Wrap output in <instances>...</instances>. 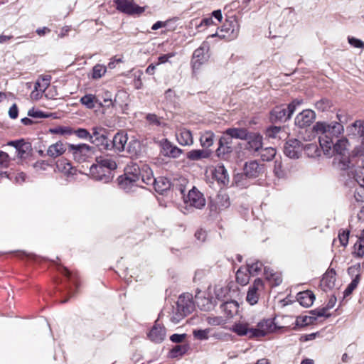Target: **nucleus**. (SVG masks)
Here are the masks:
<instances>
[{
    "mask_svg": "<svg viewBox=\"0 0 364 364\" xmlns=\"http://www.w3.org/2000/svg\"><path fill=\"white\" fill-rule=\"evenodd\" d=\"M314 132L318 135V140L324 154L329 155L333 145V139L343 132V126L337 122L326 123L318 122L313 127Z\"/></svg>",
    "mask_w": 364,
    "mask_h": 364,
    "instance_id": "nucleus-1",
    "label": "nucleus"
},
{
    "mask_svg": "<svg viewBox=\"0 0 364 364\" xmlns=\"http://www.w3.org/2000/svg\"><path fill=\"white\" fill-rule=\"evenodd\" d=\"M139 166L133 164L128 165L124 170V174L118 177V184L126 192L134 191L137 187H143L140 183Z\"/></svg>",
    "mask_w": 364,
    "mask_h": 364,
    "instance_id": "nucleus-2",
    "label": "nucleus"
},
{
    "mask_svg": "<svg viewBox=\"0 0 364 364\" xmlns=\"http://www.w3.org/2000/svg\"><path fill=\"white\" fill-rule=\"evenodd\" d=\"M68 151L72 154L75 161L81 163L92 158L95 153V148L87 144H69Z\"/></svg>",
    "mask_w": 364,
    "mask_h": 364,
    "instance_id": "nucleus-3",
    "label": "nucleus"
},
{
    "mask_svg": "<svg viewBox=\"0 0 364 364\" xmlns=\"http://www.w3.org/2000/svg\"><path fill=\"white\" fill-rule=\"evenodd\" d=\"M348 144L347 140L339 139L333 145V151L336 154L335 159L338 161V167L342 170H346L350 167Z\"/></svg>",
    "mask_w": 364,
    "mask_h": 364,
    "instance_id": "nucleus-4",
    "label": "nucleus"
},
{
    "mask_svg": "<svg viewBox=\"0 0 364 364\" xmlns=\"http://www.w3.org/2000/svg\"><path fill=\"white\" fill-rule=\"evenodd\" d=\"M91 137L90 142L97 146L100 150H109L110 140L108 138V131L106 129L99 127H92Z\"/></svg>",
    "mask_w": 364,
    "mask_h": 364,
    "instance_id": "nucleus-5",
    "label": "nucleus"
},
{
    "mask_svg": "<svg viewBox=\"0 0 364 364\" xmlns=\"http://www.w3.org/2000/svg\"><path fill=\"white\" fill-rule=\"evenodd\" d=\"M240 30L238 22L235 18L226 20L224 24L221 26L219 33H216L212 36H218L220 38H225L231 41L237 37Z\"/></svg>",
    "mask_w": 364,
    "mask_h": 364,
    "instance_id": "nucleus-6",
    "label": "nucleus"
},
{
    "mask_svg": "<svg viewBox=\"0 0 364 364\" xmlns=\"http://www.w3.org/2000/svg\"><path fill=\"white\" fill-rule=\"evenodd\" d=\"M184 203L186 206L183 208L188 211H190L192 208L202 209L205 205V199L203 194L193 187L189 191Z\"/></svg>",
    "mask_w": 364,
    "mask_h": 364,
    "instance_id": "nucleus-7",
    "label": "nucleus"
},
{
    "mask_svg": "<svg viewBox=\"0 0 364 364\" xmlns=\"http://www.w3.org/2000/svg\"><path fill=\"white\" fill-rule=\"evenodd\" d=\"M116 9L128 15L141 14L144 11V7H141L134 4L133 0H114Z\"/></svg>",
    "mask_w": 364,
    "mask_h": 364,
    "instance_id": "nucleus-8",
    "label": "nucleus"
},
{
    "mask_svg": "<svg viewBox=\"0 0 364 364\" xmlns=\"http://www.w3.org/2000/svg\"><path fill=\"white\" fill-rule=\"evenodd\" d=\"M90 173L94 180L101 181L104 183L111 182L114 178V175L110 172V170H106L97 164H92L90 166Z\"/></svg>",
    "mask_w": 364,
    "mask_h": 364,
    "instance_id": "nucleus-9",
    "label": "nucleus"
},
{
    "mask_svg": "<svg viewBox=\"0 0 364 364\" xmlns=\"http://www.w3.org/2000/svg\"><path fill=\"white\" fill-rule=\"evenodd\" d=\"M293 105L290 109L287 106L279 105L275 107L270 112V120L272 122H284L289 119L293 114L292 113Z\"/></svg>",
    "mask_w": 364,
    "mask_h": 364,
    "instance_id": "nucleus-10",
    "label": "nucleus"
},
{
    "mask_svg": "<svg viewBox=\"0 0 364 364\" xmlns=\"http://www.w3.org/2000/svg\"><path fill=\"white\" fill-rule=\"evenodd\" d=\"M232 141L228 135L223 133L219 139L218 147L216 150V155L221 159H225L232 152Z\"/></svg>",
    "mask_w": 364,
    "mask_h": 364,
    "instance_id": "nucleus-11",
    "label": "nucleus"
},
{
    "mask_svg": "<svg viewBox=\"0 0 364 364\" xmlns=\"http://www.w3.org/2000/svg\"><path fill=\"white\" fill-rule=\"evenodd\" d=\"M208 51V45L207 43H203L201 46L194 51L191 60L192 66L194 70L198 69L200 66L208 60L209 57Z\"/></svg>",
    "mask_w": 364,
    "mask_h": 364,
    "instance_id": "nucleus-12",
    "label": "nucleus"
},
{
    "mask_svg": "<svg viewBox=\"0 0 364 364\" xmlns=\"http://www.w3.org/2000/svg\"><path fill=\"white\" fill-rule=\"evenodd\" d=\"M301 142L296 139H292L286 142L284 153L287 156L291 159H298L301 154Z\"/></svg>",
    "mask_w": 364,
    "mask_h": 364,
    "instance_id": "nucleus-13",
    "label": "nucleus"
},
{
    "mask_svg": "<svg viewBox=\"0 0 364 364\" xmlns=\"http://www.w3.org/2000/svg\"><path fill=\"white\" fill-rule=\"evenodd\" d=\"M316 118L315 112L311 109H305L295 118L296 126L304 128L310 126Z\"/></svg>",
    "mask_w": 364,
    "mask_h": 364,
    "instance_id": "nucleus-14",
    "label": "nucleus"
},
{
    "mask_svg": "<svg viewBox=\"0 0 364 364\" xmlns=\"http://www.w3.org/2000/svg\"><path fill=\"white\" fill-rule=\"evenodd\" d=\"M127 134L122 132H119L114 136L112 140L109 141V150H114L122 152L125 150V146L127 143Z\"/></svg>",
    "mask_w": 364,
    "mask_h": 364,
    "instance_id": "nucleus-15",
    "label": "nucleus"
},
{
    "mask_svg": "<svg viewBox=\"0 0 364 364\" xmlns=\"http://www.w3.org/2000/svg\"><path fill=\"white\" fill-rule=\"evenodd\" d=\"M243 171L246 177L255 178L263 172V166L255 160L247 161L244 164Z\"/></svg>",
    "mask_w": 364,
    "mask_h": 364,
    "instance_id": "nucleus-16",
    "label": "nucleus"
},
{
    "mask_svg": "<svg viewBox=\"0 0 364 364\" xmlns=\"http://www.w3.org/2000/svg\"><path fill=\"white\" fill-rule=\"evenodd\" d=\"M263 286V282L261 279H256L252 284L249 288L247 294L246 301L251 305H254L257 303L259 299L258 291H259Z\"/></svg>",
    "mask_w": 364,
    "mask_h": 364,
    "instance_id": "nucleus-17",
    "label": "nucleus"
},
{
    "mask_svg": "<svg viewBox=\"0 0 364 364\" xmlns=\"http://www.w3.org/2000/svg\"><path fill=\"white\" fill-rule=\"evenodd\" d=\"M127 93L122 91H119L115 97L114 99H112V95L109 91H105L102 95V98L103 99V102H102V105H100L101 107L109 108L111 107H114L116 105L121 106L122 105L119 102L118 99L122 98L123 97H126Z\"/></svg>",
    "mask_w": 364,
    "mask_h": 364,
    "instance_id": "nucleus-18",
    "label": "nucleus"
},
{
    "mask_svg": "<svg viewBox=\"0 0 364 364\" xmlns=\"http://www.w3.org/2000/svg\"><path fill=\"white\" fill-rule=\"evenodd\" d=\"M148 337L152 342L156 343H161L166 337V331L165 327L156 322L150 330L148 334Z\"/></svg>",
    "mask_w": 364,
    "mask_h": 364,
    "instance_id": "nucleus-19",
    "label": "nucleus"
},
{
    "mask_svg": "<svg viewBox=\"0 0 364 364\" xmlns=\"http://www.w3.org/2000/svg\"><path fill=\"white\" fill-rule=\"evenodd\" d=\"M272 330V321L269 319L264 320L258 323L257 328H251V336L262 337L267 335Z\"/></svg>",
    "mask_w": 364,
    "mask_h": 364,
    "instance_id": "nucleus-20",
    "label": "nucleus"
},
{
    "mask_svg": "<svg viewBox=\"0 0 364 364\" xmlns=\"http://www.w3.org/2000/svg\"><path fill=\"white\" fill-rule=\"evenodd\" d=\"M247 149L257 152L262 149V136L257 133L248 134Z\"/></svg>",
    "mask_w": 364,
    "mask_h": 364,
    "instance_id": "nucleus-21",
    "label": "nucleus"
},
{
    "mask_svg": "<svg viewBox=\"0 0 364 364\" xmlns=\"http://www.w3.org/2000/svg\"><path fill=\"white\" fill-rule=\"evenodd\" d=\"M161 154L165 156L176 157L180 155L181 150L173 146L167 139H163L161 142Z\"/></svg>",
    "mask_w": 364,
    "mask_h": 364,
    "instance_id": "nucleus-22",
    "label": "nucleus"
},
{
    "mask_svg": "<svg viewBox=\"0 0 364 364\" xmlns=\"http://www.w3.org/2000/svg\"><path fill=\"white\" fill-rule=\"evenodd\" d=\"M139 170L140 173L139 176L141 185L144 183L151 186L154 182H156V178L154 177L151 169L147 165H143L141 168L139 167Z\"/></svg>",
    "mask_w": 364,
    "mask_h": 364,
    "instance_id": "nucleus-23",
    "label": "nucleus"
},
{
    "mask_svg": "<svg viewBox=\"0 0 364 364\" xmlns=\"http://www.w3.org/2000/svg\"><path fill=\"white\" fill-rule=\"evenodd\" d=\"M327 309L326 307L322 309H316L311 311L310 316L302 317V324L304 326L309 325L314 323L318 317L325 316L328 317L330 314H326Z\"/></svg>",
    "mask_w": 364,
    "mask_h": 364,
    "instance_id": "nucleus-24",
    "label": "nucleus"
},
{
    "mask_svg": "<svg viewBox=\"0 0 364 364\" xmlns=\"http://www.w3.org/2000/svg\"><path fill=\"white\" fill-rule=\"evenodd\" d=\"M297 301L304 307L311 306L315 299V295L311 291H304L297 294Z\"/></svg>",
    "mask_w": 364,
    "mask_h": 364,
    "instance_id": "nucleus-25",
    "label": "nucleus"
},
{
    "mask_svg": "<svg viewBox=\"0 0 364 364\" xmlns=\"http://www.w3.org/2000/svg\"><path fill=\"white\" fill-rule=\"evenodd\" d=\"M213 176L218 182L223 183V185H225L229 182V175L228 171L223 164H219L215 167L213 172Z\"/></svg>",
    "mask_w": 364,
    "mask_h": 364,
    "instance_id": "nucleus-26",
    "label": "nucleus"
},
{
    "mask_svg": "<svg viewBox=\"0 0 364 364\" xmlns=\"http://www.w3.org/2000/svg\"><path fill=\"white\" fill-rule=\"evenodd\" d=\"M66 149L64 144L61 141L49 146L47 150V155L52 158H56L65 153Z\"/></svg>",
    "mask_w": 364,
    "mask_h": 364,
    "instance_id": "nucleus-27",
    "label": "nucleus"
},
{
    "mask_svg": "<svg viewBox=\"0 0 364 364\" xmlns=\"http://www.w3.org/2000/svg\"><path fill=\"white\" fill-rule=\"evenodd\" d=\"M224 134L228 135L232 141L233 138L245 140L249 133L244 128H229L224 132Z\"/></svg>",
    "mask_w": 364,
    "mask_h": 364,
    "instance_id": "nucleus-28",
    "label": "nucleus"
},
{
    "mask_svg": "<svg viewBox=\"0 0 364 364\" xmlns=\"http://www.w3.org/2000/svg\"><path fill=\"white\" fill-rule=\"evenodd\" d=\"M96 161L98 166L103 167L106 170H110L111 173L117 167L116 161L112 157L100 156L97 158Z\"/></svg>",
    "mask_w": 364,
    "mask_h": 364,
    "instance_id": "nucleus-29",
    "label": "nucleus"
},
{
    "mask_svg": "<svg viewBox=\"0 0 364 364\" xmlns=\"http://www.w3.org/2000/svg\"><path fill=\"white\" fill-rule=\"evenodd\" d=\"M80 102L88 109H93L96 105H102L98 97L92 94H87L80 98Z\"/></svg>",
    "mask_w": 364,
    "mask_h": 364,
    "instance_id": "nucleus-30",
    "label": "nucleus"
},
{
    "mask_svg": "<svg viewBox=\"0 0 364 364\" xmlns=\"http://www.w3.org/2000/svg\"><path fill=\"white\" fill-rule=\"evenodd\" d=\"M231 331L237 333L238 336H248L249 338H255L251 336V328L248 327L247 323H235L231 328Z\"/></svg>",
    "mask_w": 364,
    "mask_h": 364,
    "instance_id": "nucleus-31",
    "label": "nucleus"
},
{
    "mask_svg": "<svg viewBox=\"0 0 364 364\" xmlns=\"http://www.w3.org/2000/svg\"><path fill=\"white\" fill-rule=\"evenodd\" d=\"M196 308L195 301L192 294H183V316L191 314Z\"/></svg>",
    "mask_w": 364,
    "mask_h": 364,
    "instance_id": "nucleus-32",
    "label": "nucleus"
},
{
    "mask_svg": "<svg viewBox=\"0 0 364 364\" xmlns=\"http://www.w3.org/2000/svg\"><path fill=\"white\" fill-rule=\"evenodd\" d=\"M336 272L331 269L328 270L323 276L321 285L328 289H332L335 286Z\"/></svg>",
    "mask_w": 364,
    "mask_h": 364,
    "instance_id": "nucleus-33",
    "label": "nucleus"
},
{
    "mask_svg": "<svg viewBox=\"0 0 364 364\" xmlns=\"http://www.w3.org/2000/svg\"><path fill=\"white\" fill-rule=\"evenodd\" d=\"M350 132L355 136L361 138V143L364 144V121H355L350 127Z\"/></svg>",
    "mask_w": 364,
    "mask_h": 364,
    "instance_id": "nucleus-34",
    "label": "nucleus"
},
{
    "mask_svg": "<svg viewBox=\"0 0 364 364\" xmlns=\"http://www.w3.org/2000/svg\"><path fill=\"white\" fill-rule=\"evenodd\" d=\"M151 186H154L156 192L162 194L164 191L169 189L171 184L167 178L159 177L156 178V182H154Z\"/></svg>",
    "mask_w": 364,
    "mask_h": 364,
    "instance_id": "nucleus-35",
    "label": "nucleus"
},
{
    "mask_svg": "<svg viewBox=\"0 0 364 364\" xmlns=\"http://www.w3.org/2000/svg\"><path fill=\"white\" fill-rule=\"evenodd\" d=\"M220 309L228 318H232L237 311L238 306L236 301H230L223 303L220 306Z\"/></svg>",
    "mask_w": 364,
    "mask_h": 364,
    "instance_id": "nucleus-36",
    "label": "nucleus"
},
{
    "mask_svg": "<svg viewBox=\"0 0 364 364\" xmlns=\"http://www.w3.org/2000/svg\"><path fill=\"white\" fill-rule=\"evenodd\" d=\"M247 271L249 274L251 276H256L261 272L263 267V264L259 260L252 261L250 259L247 262Z\"/></svg>",
    "mask_w": 364,
    "mask_h": 364,
    "instance_id": "nucleus-37",
    "label": "nucleus"
},
{
    "mask_svg": "<svg viewBox=\"0 0 364 364\" xmlns=\"http://www.w3.org/2000/svg\"><path fill=\"white\" fill-rule=\"evenodd\" d=\"M210 154L207 151L194 149L187 153V158L192 161L208 158Z\"/></svg>",
    "mask_w": 364,
    "mask_h": 364,
    "instance_id": "nucleus-38",
    "label": "nucleus"
},
{
    "mask_svg": "<svg viewBox=\"0 0 364 364\" xmlns=\"http://www.w3.org/2000/svg\"><path fill=\"white\" fill-rule=\"evenodd\" d=\"M215 134L212 132H206L201 135L200 141L201 146L205 148L210 147L214 142Z\"/></svg>",
    "mask_w": 364,
    "mask_h": 364,
    "instance_id": "nucleus-39",
    "label": "nucleus"
},
{
    "mask_svg": "<svg viewBox=\"0 0 364 364\" xmlns=\"http://www.w3.org/2000/svg\"><path fill=\"white\" fill-rule=\"evenodd\" d=\"M276 153L277 151L274 148L267 147L262 149L259 154L262 161H270L274 158Z\"/></svg>",
    "mask_w": 364,
    "mask_h": 364,
    "instance_id": "nucleus-40",
    "label": "nucleus"
},
{
    "mask_svg": "<svg viewBox=\"0 0 364 364\" xmlns=\"http://www.w3.org/2000/svg\"><path fill=\"white\" fill-rule=\"evenodd\" d=\"M127 151L132 156H137L141 151L140 142L137 140H131L127 144Z\"/></svg>",
    "mask_w": 364,
    "mask_h": 364,
    "instance_id": "nucleus-41",
    "label": "nucleus"
},
{
    "mask_svg": "<svg viewBox=\"0 0 364 364\" xmlns=\"http://www.w3.org/2000/svg\"><path fill=\"white\" fill-rule=\"evenodd\" d=\"M246 272L247 269L244 271L240 268L236 272V280L241 285H246L249 282L250 274Z\"/></svg>",
    "mask_w": 364,
    "mask_h": 364,
    "instance_id": "nucleus-42",
    "label": "nucleus"
},
{
    "mask_svg": "<svg viewBox=\"0 0 364 364\" xmlns=\"http://www.w3.org/2000/svg\"><path fill=\"white\" fill-rule=\"evenodd\" d=\"M49 132L55 134L60 135H70L73 134V129L69 127H56L54 128H50L49 129Z\"/></svg>",
    "mask_w": 364,
    "mask_h": 364,
    "instance_id": "nucleus-43",
    "label": "nucleus"
},
{
    "mask_svg": "<svg viewBox=\"0 0 364 364\" xmlns=\"http://www.w3.org/2000/svg\"><path fill=\"white\" fill-rule=\"evenodd\" d=\"M9 163V156L8 154L0 151V168H6ZM0 176H7L6 172L0 171Z\"/></svg>",
    "mask_w": 364,
    "mask_h": 364,
    "instance_id": "nucleus-44",
    "label": "nucleus"
},
{
    "mask_svg": "<svg viewBox=\"0 0 364 364\" xmlns=\"http://www.w3.org/2000/svg\"><path fill=\"white\" fill-rule=\"evenodd\" d=\"M73 134L76 135L79 139H86L89 141L92 139V133H90V132L84 128H78L77 129H73Z\"/></svg>",
    "mask_w": 364,
    "mask_h": 364,
    "instance_id": "nucleus-45",
    "label": "nucleus"
},
{
    "mask_svg": "<svg viewBox=\"0 0 364 364\" xmlns=\"http://www.w3.org/2000/svg\"><path fill=\"white\" fill-rule=\"evenodd\" d=\"M107 71L106 67L102 65H96L92 68V77L93 79H99L102 77Z\"/></svg>",
    "mask_w": 364,
    "mask_h": 364,
    "instance_id": "nucleus-46",
    "label": "nucleus"
},
{
    "mask_svg": "<svg viewBox=\"0 0 364 364\" xmlns=\"http://www.w3.org/2000/svg\"><path fill=\"white\" fill-rule=\"evenodd\" d=\"M30 148L31 145L28 143H26L23 140H21L19 146L16 149L18 156L20 158H24Z\"/></svg>",
    "mask_w": 364,
    "mask_h": 364,
    "instance_id": "nucleus-47",
    "label": "nucleus"
},
{
    "mask_svg": "<svg viewBox=\"0 0 364 364\" xmlns=\"http://www.w3.org/2000/svg\"><path fill=\"white\" fill-rule=\"evenodd\" d=\"M355 254L358 257L364 255V237H360L357 242L354 245Z\"/></svg>",
    "mask_w": 364,
    "mask_h": 364,
    "instance_id": "nucleus-48",
    "label": "nucleus"
},
{
    "mask_svg": "<svg viewBox=\"0 0 364 364\" xmlns=\"http://www.w3.org/2000/svg\"><path fill=\"white\" fill-rule=\"evenodd\" d=\"M264 274L266 275V278L268 280H274V285L277 286L279 285L282 283V278L279 275L272 272V271H269V269L267 267L264 268Z\"/></svg>",
    "mask_w": 364,
    "mask_h": 364,
    "instance_id": "nucleus-49",
    "label": "nucleus"
},
{
    "mask_svg": "<svg viewBox=\"0 0 364 364\" xmlns=\"http://www.w3.org/2000/svg\"><path fill=\"white\" fill-rule=\"evenodd\" d=\"M57 167L59 170L64 172L65 173L71 174L73 167L70 162H65V161H60L57 162Z\"/></svg>",
    "mask_w": 364,
    "mask_h": 364,
    "instance_id": "nucleus-50",
    "label": "nucleus"
},
{
    "mask_svg": "<svg viewBox=\"0 0 364 364\" xmlns=\"http://www.w3.org/2000/svg\"><path fill=\"white\" fill-rule=\"evenodd\" d=\"M354 178L362 188H364V166L358 167L355 170Z\"/></svg>",
    "mask_w": 364,
    "mask_h": 364,
    "instance_id": "nucleus-51",
    "label": "nucleus"
},
{
    "mask_svg": "<svg viewBox=\"0 0 364 364\" xmlns=\"http://www.w3.org/2000/svg\"><path fill=\"white\" fill-rule=\"evenodd\" d=\"M282 132V127H271L267 129V136L269 138H277L279 137L281 138L279 134Z\"/></svg>",
    "mask_w": 364,
    "mask_h": 364,
    "instance_id": "nucleus-52",
    "label": "nucleus"
},
{
    "mask_svg": "<svg viewBox=\"0 0 364 364\" xmlns=\"http://www.w3.org/2000/svg\"><path fill=\"white\" fill-rule=\"evenodd\" d=\"M207 322L212 326H220L225 324L226 321L222 316H209L207 318Z\"/></svg>",
    "mask_w": 364,
    "mask_h": 364,
    "instance_id": "nucleus-53",
    "label": "nucleus"
},
{
    "mask_svg": "<svg viewBox=\"0 0 364 364\" xmlns=\"http://www.w3.org/2000/svg\"><path fill=\"white\" fill-rule=\"evenodd\" d=\"M28 116L36 118V119H42L48 117V114H45L43 112L37 110L35 108H32L28 111Z\"/></svg>",
    "mask_w": 364,
    "mask_h": 364,
    "instance_id": "nucleus-54",
    "label": "nucleus"
},
{
    "mask_svg": "<svg viewBox=\"0 0 364 364\" xmlns=\"http://www.w3.org/2000/svg\"><path fill=\"white\" fill-rule=\"evenodd\" d=\"M210 332L209 329H200V330H194L193 333V336L199 339V340H206L208 338V333Z\"/></svg>",
    "mask_w": 364,
    "mask_h": 364,
    "instance_id": "nucleus-55",
    "label": "nucleus"
},
{
    "mask_svg": "<svg viewBox=\"0 0 364 364\" xmlns=\"http://www.w3.org/2000/svg\"><path fill=\"white\" fill-rule=\"evenodd\" d=\"M146 120L151 125L161 126V118L157 117L155 114H148L146 117Z\"/></svg>",
    "mask_w": 364,
    "mask_h": 364,
    "instance_id": "nucleus-56",
    "label": "nucleus"
},
{
    "mask_svg": "<svg viewBox=\"0 0 364 364\" xmlns=\"http://www.w3.org/2000/svg\"><path fill=\"white\" fill-rule=\"evenodd\" d=\"M316 108L321 112L327 110L331 107V102L327 100H321L315 104Z\"/></svg>",
    "mask_w": 364,
    "mask_h": 364,
    "instance_id": "nucleus-57",
    "label": "nucleus"
},
{
    "mask_svg": "<svg viewBox=\"0 0 364 364\" xmlns=\"http://www.w3.org/2000/svg\"><path fill=\"white\" fill-rule=\"evenodd\" d=\"M182 299V294L179 295L178 296V300L176 303L177 304V307H176V313L175 315H173L171 320L173 323H179V321L182 319V315L180 313V304H179V302H180V300Z\"/></svg>",
    "mask_w": 364,
    "mask_h": 364,
    "instance_id": "nucleus-58",
    "label": "nucleus"
},
{
    "mask_svg": "<svg viewBox=\"0 0 364 364\" xmlns=\"http://www.w3.org/2000/svg\"><path fill=\"white\" fill-rule=\"evenodd\" d=\"M193 144V139L191 132L183 129V146L192 145Z\"/></svg>",
    "mask_w": 364,
    "mask_h": 364,
    "instance_id": "nucleus-59",
    "label": "nucleus"
},
{
    "mask_svg": "<svg viewBox=\"0 0 364 364\" xmlns=\"http://www.w3.org/2000/svg\"><path fill=\"white\" fill-rule=\"evenodd\" d=\"M349 237V231L343 230V232H340L338 235V238L341 245L346 246L348 242Z\"/></svg>",
    "mask_w": 364,
    "mask_h": 364,
    "instance_id": "nucleus-60",
    "label": "nucleus"
},
{
    "mask_svg": "<svg viewBox=\"0 0 364 364\" xmlns=\"http://www.w3.org/2000/svg\"><path fill=\"white\" fill-rule=\"evenodd\" d=\"M182 355V351H181V345L176 346L174 348H173L169 351V353H168V356L171 358H176L178 355Z\"/></svg>",
    "mask_w": 364,
    "mask_h": 364,
    "instance_id": "nucleus-61",
    "label": "nucleus"
},
{
    "mask_svg": "<svg viewBox=\"0 0 364 364\" xmlns=\"http://www.w3.org/2000/svg\"><path fill=\"white\" fill-rule=\"evenodd\" d=\"M207 233L203 229L198 230L195 233L196 238L199 242H204L206 239Z\"/></svg>",
    "mask_w": 364,
    "mask_h": 364,
    "instance_id": "nucleus-62",
    "label": "nucleus"
},
{
    "mask_svg": "<svg viewBox=\"0 0 364 364\" xmlns=\"http://www.w3.org/2000/svg\"><path fill=\"white\" fill-rule=\"evenodd\" d=\"M360 264H356L355 265L350 267L348 269V273L349 275L353 277L354 275L355 276L357 274H360Z\"/></svg>",
    "mask_w": 364,
    "mask_h": 364,
    "instance_id": "nucleus-63",
    "label": "nucleus"
},
{
    "mask_svg": "<svg viewBox=\"0 0 364 364\" xmlns=\"http://www.w3.org/2000/svg\"><path fill=\"white\" fill-rule=\"evenodd\" d=\"M18 114V107L16 104H14L9 110V116L11 119H16Z\"/></svg>",
    "mask_w": 364,
    "mask_h": 364,
    "instance_id": "nucleus-64",
    "label": "nucleus"
}]
</instances>
